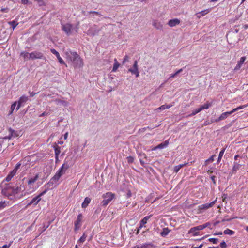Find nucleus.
<instances>
[{
	"instance_id": "9b49d317",
	"label": "nucleus",
	"mask_w": 248,
	"mask_h": 248,
	"mask_svg": "<svg viewBox=\"0 0 248 248\" xmlns=\"http://www.w3.org/2000/svg\"><path fill=\"white\" fill-rule=\"evenodd\" d=\"M28 100V97L26 95H22L20 97L18 101V104L16 107V110H18L23 105V104L26 102Z\"/></svg>"
},
{
	"instance_id": "774afa93",
	"label": "nucleus",
	"mask_w": 248,
	"mask_h": 248,
	"mask_svg": "<svg viewBox=\"0 0 248 248\" xmlns=\"http://www.w3.org/2000/svg\"><path fill=\"white\" fill-rule=\"evenodd\" d=\"M243 28L245 29H247L248 28V24H246V25H244L243 26Z\"/></svg>"
},
{
	"instance_id": "69168bd1",
	"label": "nucleus",
	"mask_w": 248,
	"mask_h": 248,
	"mask_svg": "<svg viewBox=\"0 0 248 248\" xmlns=\"http://www.w3.org/2000/svg\"><path fill=\"white\" fill-rule=\"evenodd\" d=\"M68 132H66V133L64 135V140L67 139V136H68Z\"/></svg>"
},
{
	"instance_id": "09e8293b",
	"label": "nucleus",
	"mask_w": 248,
	"mask_h": 248,
	"mask_svg": "<svg viewBox=\"0 0 248 248\" xmlns=\"http://www.w3.org/2000/svg\"><path fill=\"white\" fill-rule=\"evenodd\" d=\"M209 9H206L203 11H202L201 12H200V14H202V16H204L208 13L210 12Z\"/></svg>"
},
{
	"instance_id": "0eeeda50",
	"label": "nucleus",
	"mask_w": 248,
	"mask_h": 248,
	"mask_svg": "<svg viewBox=\"0 0 248 248\" xmlns=\"http://www.w3.org/2000/svg\"><path fill=\"white\" fill-rule=\"evenodd\" d=\"M65 173L63 170H61V168L58 170L54 176L52 178L51 180L53 182H56L59 180L61 176Z\"/></svg>"
},
{
	"instance_id": "4d7b16f0",
	"label": "nucleus",
	"mask_w": 248,
	"mask_h": 248,
	"mask_svg": "<svg viewBox=\"0 0 248 248\" xmlns=\"http://www.w3.org/2000/svg\"><path fill=\"white\" fill-rule=\"evenodd\" d=\"M241 66H242L241 65H239V64L237 63V64L236 65V67L234 68V70H239L241 67Z\"/></svg>"
},
{
	"instance_id": "423d86ee",
	"label": "nucleus",
	"mask_w": 248,
	"mask_h": 248,
	"mask_svg": "<svg viewBox=\"0 0 248 248\" xmlns=\"http://www.w3.org/2000/svg\"><path fill=\"white\" fill-rule=\"evenodd\" d=\"M62 29L67 36H69L73 30V26L70 23L62 24Z\"/></svg>"
},
{
	"instance_id": "f257e3e1",
	"label": "nucleus",
	"mask_w": 248,
	"mask_h": 248,
	"mask_svg": "<svg viewBox=\"0 0 248 248\" xmlns=\"http://www.w3.org/2000/svg\"><path fill=\"white\" fill-rule=\"evenodd\" d=\"M24 186L21 185L16 186L15 187L12 186L11 183L5 185L2 189V194L7 197L9 199L13 200L16 195L20 193L24 190Z\"/></svg>"
},
{
	"instance_id": "338daca9",
	"label": "nucleus",
	"mask_w": 248,
	"mask_h": 248,
	"mask_svg": "<svg viewBox=\"0 0 248 248\" xmlns=\"http://www.w3.org/2000/svg\"><path fill=\"white\" fill-rule=\"evenodd\" d=\"M158 149V147H157V146H156L154 147V148H153L152 149V151H155V150H157V149Z\"/></svg>"
},
{
	"instance_id": "a211bd4d",
	"label": "nucleus",
	"mask_w": 248,
	"mask_h": 248,
	"mask_svg": "<svg viewBox=\"0 0 248 248\" xmlns=\"http://www.w3.org/2000/svg\"><path fill=\"white\" fill-rule=\"evenodd\" d=\"M91 201V198L89 197H86L84 200V202H82L81 206L83 208H86L89 204L90 203Z\"/></svg>"
},
{
	"instance_id": "e2e57ef3",
	"label": "nucleus",
	"mask_w": 248,
	"mask_h": 248,
	"mask_svg": "<svg viewBox=\"0 0 248 248\" xmlns=\"http://www.w3.org/2000/svg\"><path fill=\"white\" fill-rule=\"evenodd\" d=\"M12 136H17V135L16 134V132L14 130H13L12 132H11V137Z\"/></svg>"
},
{
	"instance_id": "473e14b6",
	"label": "nucleus",
	"mask_w": 248,
	"mask_h": 248,
	"mask_svg": "<svg viewBox=\"0 0 248 248\" xmlns=\"http://www.w3.org/2000/svg\"><path fill=\"white\" fill-rule=\"evenodd\" d=\"M241 165L238 163H235L232 168V171L236 172L240 168Z\"/></svg>"
},
{
	"instance_id": "4c0bfd02",
	"label": "nucleus",
	"mask_w": 248,
	"mask_h": 248,
	"mask_svg": "<svg viewBox=\"0 0 248 248\" xmlns=\"http://www.w3.org/2000/svg\"><path fill=\"white\" fill-rule=\"evenodd\" d=\"M17 105V102H14L11 106V110L9 112V115L12 114L14 110L15 109Z\"/></svg>"
},
{
	"instance_id": "c9c22d12",
	"label": "nucleus",
	"mask_w": 248,
	"mask_h": 248,
	"mask_svg": "<svg viewBox=\"0 0 248 248\" xmlns=\"http://www.w3.org/2000/svg\"><path fill=\"white\" fill-rule=\"evenodd\" d=\"M224 233L225 234L233 235L234 233V232L229 229H226L224 230Z\"/></svg>"
},
{
	"instance_id": "6e6d98bb",
	"label": "nucleus",
	"mask_w": 248,
	"mask_h": 248,
	"mask_svg": "<svg viewBox=\"0 0 248 248\" xmlns=\"http://www.w3.org/2000/svg\"><path fill=\"white\" fill-rule=\"evenodd\" d=\"M241 66H242L241 65H239V64L237 63V64L236 65V67L234 68V70H239L241 67Z\"/></svg>"
},
{
	"instance_id": "8fccbe9b",
	"label": "nucleus",
	"mask_w": 248,
	"mask_h": 248,
	"mask_svg": "<svg viewBox=\"0 0 248 248\" xmlns=\"http://www.w3.org/2000/svg\"><path fill=\"white\" fill-rule=\"evenodd\" d=\"M9 11V9L7 7L6 8H2L0 10V11L2 13H8Z\"/></svg>"
},
{
	"instance_id": "680f3d73",
	"label": "nucleus",
	"mask_w": 248,
	"mask_h": 248,
	"mask_svg": "<svg viewBox=\"0 0 248 248\" xmlns=\"http://www.w3.org/2000/svg\"><path fill=\"white\" fill-rule=\"evenodd\" d=\"M59 155L55 156V163H57L58 162H59Z\"/></svg>"
},
{
	"instance_id": "e433bc0d",
	"label": "nucleus",
	"mask_w": 248,
	"mask_h": 248,
	"mask_svg": "<svg viewBox=\"0 0 248 248\" xmlns=\"http://www.w3.org/2000/svg\"><path fill=\"white\" fill-rule=\"evenodd\" d=\"M8 202H7L6 201H1L0 202V210L3 209L6 207Z\"/></svg>"
},
{
	"instance_id": "ea45409f",
	"label": "nucleus",
	"mask_w": 248,
	"mask_h": 248,
	"mask_svg": "<svg viewBox=\"0 0 248 248\" xmlns=\"http://www.w3.org/2000/svg\"><path fill=\"white\" fill-rule=\"evenodd\" d=\"M182 71H183L182 68L180 69L179 70L177 71L175 73L171 74L170 77V78H175L178 74L181 73Z\"/></svg>"
},
{
	"instance_id": "f3484780",
	"label": "nucleus",
	"mask_w": 248,
	"mask_h": 248,
	"mask_svg": "<svg viewBox=\"0 0 248 248\" xmlns=\"http://www.w3.org/2000/svg\"><path fill=\"white\" fill-rule=\"evenodd\" d=\"M16 173L13 170L10 172L8 175L4 179V181L9 182L10 181L12 178L16 175Z\"/></svg>"
},
{
	"instance_id": "7c9ffc66",
	"label": "nucleus",
	"mask_w": 248,
	"mask_h": 248,
	"mask_svg": "<svg viewBox=\"0 0 248 248\" xmlns=\"http://www.w3.org/2000/svg\"><path fill=\"white\" fill-rule=\"evenodd\" d=\"M211 106V103H205L204 105L201 106L200 107V108H201L202 110L205 109H208Z\"/></svg>"
},
{
	"instance_id": "13d9d810",
	"label": "nucleus",
	"mask_w": 248,
	"mask_h": 248,
	"mask_svg": "<svg viewBox=\"0 0 248 248\" xmlns=\"http://www.w3.org/2000/svg\"><path fill=\"white\" fill-rule=\"evenodd\" d=\"M11 246V243H9L8 245H3L1 248H9Z\"/></svg>"
},
{
	"instance_id": "393cba45",
	"label": "nucleus",
	"mask_w": 248,
	"mask_h": 248,
	"mask_svg": "<svg viewBox=\"0 0 248 248\" xmlns=\"http://www.w3.org/2000/svg\"><path fill=\"white\" fill-rule=\"evenodd\" d=\"M119 66H120V64L118 62L116 58L114 59V65H113V68H112V72H116L117 71V70L118 69V68H119Z\"/></svg>"
},
{
	"instance_id": "ddd939ff",
	"label": "nucleus",
	"mask_w": 248,
	"mask_h": 248,
	"mask_svg": "<svg viewBox=\"0 0 248 248\" xmlns=\"http://www.w3.org/2000/svg\"><path fill=\"white\" fill-rule=\"evenodd\" d=\"M232 111H227L224 113H222L220 116L218 118V119H216L215 120V122H217L220 121L224 120L226 119L229 115L232 114Z\"/></svg>"
},
{
	"instance_id": "39448f33",
	"label": "nucleus",
	"mask_w": 248,
	"mask_h": 248,
	"mask_svg": "<svg viewBox=\"0 0 248 248\" xmlns=\"http://www.w3.org/2000/svg\"><path fill=\"white\" fill-rule=\"evenodd\" d=\"M45 57L44 56L43 53L39 51H33L30 53V57L29 59L35 60V59H45Z\"/></svg>"
},
{
	"instance_id": "a18cd8bd",
	"label": "nucleus",
	"mask_w": 248,
	"mask_h": 248,
	"mask_svg": "<svg viewBox=\"0 0 248 248\" xmlns=\"http://www.w3.org/2000/svg\"><path fill=\"white\" fill-rule=\"evenodd\" d=\"M21 166V163H18L16 164L15 168L13 170V171H14L16 173L17 172V171L18 170V169L20 168Z\"/></svg>"
},
{
	"instance_id": "412c9836",
	"label": "nucleus",
	"mask_w": 248,
	"mask_h": 248,
	"mask_svg": "<svg viewBox=\"0 0 248 248\" xmlns=\"http://www.w3.org/2000/svg\"><path fill=\"white\" fill-rule=\"evenodd\" d=\"M187 164V163H185L184 164H180L177 166H175L173 169V172L177 173L182 168L186 166Z\"/></svg>"
},
{
	"instance_id": "b1692460",
	"label": "nucleus",
	"mask_w": 248,
	"mask_h": 248,
	"mask_svg": "<svg viewBox=\"0 0 248 248\" xmlns=\"http://www.w3.org/2000/svg\"><path fill=\"white\" fill-rule=\"evenodd\" d=\"M170 232V230L168 228H164L160 232V234L163 237H165Z\"/></svg>"
},
{
	"instance_id": "3c124183",
	"label": "nucleus",
	"mask_w": 248,
	"mask_h": 248,
	"mask_svg": "<svg viewBox=\"0 0 248 248\" xmlns=\"http://www.w3.org/2000/svg\"><path fill=\"white\" fill-rule=\"evenodd\" d=\"M129 57L127 55H125L124 57V58L123 61V64H124L126 62L128 61Z\"/></svg>"
},
{
	"instance_id": "79ce46f5",
	"label": "nucleus",
	"mask_w": 248,
	"mask_h": 248,
	"mask_svg": "<svg viewBox=\"0 0 248 248\" xmlns=\"http://www.w3.org/2000/svg\"><path fill=\"white\" fill-rule=\"evenodd\" d=\"M246 57H242L240 60L238 62V64H239V65H242V64L244 63L245 61L246 60Z\"/></svg>"
},
{
	"instance_id": "bf43d9fd",
	"label": "nucleus",
	"mask_w": 248,
	"mask_h": 248,
	"mask_svg": "<svg viewBox=\"0 0 248 248\" xmlns=\"http://www.w3.org/2000/svg\"><path fill=\"white\" fill-rule=\"evenodd\" d=\"M59 62L62 64H65V62L62 58L59 59Z\"/></svg>"
},
{
	"instance_id": "c85d7f7f",
	"label": "nucleus",
	"mask_w": 248,
	"mask_h": 248,
	"mask_svg": "<svg viewBox=\"0 0 248 248\" xmlns=\"http://www.w3.org/2000/svg\"><path fill=\"white\" fill-rule=\"evenodd\" d=\"M215 156H216V155H213L209 158L207 159L205 161V165L207 166L209 163L213 162L214 160V157Z\"/></svg>"
},
{
	"instance_id": "603ef678",
	"label": "nucleus",
	"mask_w": 248,
	"mask_h": 248,
	"mask_svg": "<svg viewBox=\"0 0 248 248\" xmlns=\"http://www.w3.org/2000/svg\"><path fill=\"white\" fill-rule=\"evenodd\" d=\"M226 246H227V245L224 241H222L220 244V247L221 248H226Z\"/></svg>"
},
{
	"instance_id": "bb28decb",
	"label": "nucleus",
	"mask_w": 248,
	"mask_h": 248,
	"mask_svg": "<svg viewBox=\"0 0 248 248\" xmlns=\"http://www.w3.org/2000/svg\"><path fill=\"white\" fill-rule=\"evenodd\" d=\"M128 71L131 72L132 74L135 75L136 77L139 76V72L138 69L130 68L128 69Z\"/></svg>"
},
{
	"instance_id": "f03ea898",
	"label": "nucleus",
	"mask_w": 248,
	"mask_h": 248,
	"mask_svg": "<svg viewBox=\"0 0 248 248\" xmlns=\"http://www.w3.org/2000/svg\"><path fill=\"white\" fill-rule=\"evenodd\" d=\"M66 55L67 59L72 62V65L75 68H80L83 66V60L76 52H67Z\"/></svg>"
},
{
	"instance_id": "6e6552de",
	"label": "nucleus",
	"mask_w": 248,
	"mask_h": 248,
	"mask_svg": "<svg viewBox=\"0 0 248 248\" xmlns=\"http://www.w3.org/2000/svg\"><path fill=\"white\" fill-rule=\"evenodd\" d=\"M201 231L199 225L191 228L188 232V233L191 234L193 236H198L200 235L199 231Z\"/></svg>"
},
{
	"instance_id": "dca6fc26",
	"label": "nucleus",
	"mask_w": 248,
	"mask_h": 248,
	"mask_svg": "<svg viewBox=\"0 0 248 248\" xmlns=\"http://www.w3.org/2000/svg\"><path fill=\"white\" fill-rule=\"evenodd\" d=\"M39 176V173H37L34 177L30 178L28 181V185H31L35 183L38 180Z\"/></svg>"
},
{
	"instance_id": "5fc2aeb1",
	"label": "nucleus",
	"mask_w": 248,
	"mask_h": 248,
	"mask_svg": "<svg viewBox=\"0 0 248 248\" xmlns=\"http://www.w3.org/2000/svg\"><path fill=\"white\" fill-rule=\"evenodd\" d=\"M21 0V3L23 4H27L30 3L29 0Z\"/></svg>"
},
{
	"instance_id": "a878e982",
	"label": "nucleus",
	"mask_w": 248,
	"mask_h": 248,
	"mask_svg": "<svg viewBox=\"0 0 248 248\" xmlns=\"http://www.w3.org/2000/svg\"><path fill=\"white\" fill-rule=\"evenodd\" d=\"M53 148L55 151V156L59 155L61 153V147L57 145H54Z\"/></svg>"
},
{
	"instance_id": "7ed1b4c3",
	"label": "nucleus",
	"mask_w": 248,
	"mask_h": 248,
	"mask_svg": "<svg viewBox=\"0 0 248 248\" xmlns=\"http://www.w3.org/2000/svg\"><path fill=\"white\" fill-rule=\"evenodd\" d=\"M104 200L102 201L101 204L103 206H106L110 202L115 198V194L110 192H107L102 195Z\"/></svg>"
},
{
	"instance_id": "4468645a",
	"label": "nucleus",
	"mask_w": 248,
	"mask_h": 248,
	"mask_svg": "<svg viewBox=\"0 0 248 248\" xmlns=\"http://www.w3.org/2000/svg\"><path fill=\"white\" fill-rule=\"evenodd\" d=\"M180 23V20L177 18L170 20L168 21V25L170 27H173Z\"/></svg>"
},
{
	"instance_id": "58836bf2",
	"label": "nucleus",
	"mask_w": 248,
	"mask_h": 248,
	"mask_svg": "<svg viewBox=\"0 0 248 248\" xmlns=\"http://www.w3.org/2000/svg\"><path fill=\"white\" fill-rule=\"evenodd\" d=\"M21 56L24 58V59H29V57H30V53L22 52L21 53Z\"/></svg>"
},
{
	"instance_id": "c756f323",
	"label": "nucleus",
	"mask_w": 248,
	"mask_h": 248,
	"mask_svg": "<svg viewBox=\"0 0 248 248\" xmlns=\"http://www.w3.org/2000/svg\"><path fill=\"white\" fill-rule=\"evenodd\" d=\"M225 148H223L219 152V155H218V159H217V163H219L220 162L221 158H222V156L223 155H224V153L225 152Z\"/></svg>"
},
{
	"instance_id": "37998d69",
	"label": "nucleus",
	"mask_w": 248,
	"mask_h": 248,
	"mask_svg": "<svg viewBox=\"0 0 248 248\" xmlns=\"http://www.w3.org/2000/svg\"><path fill=\"white\" fill-rule=\"evenodd\" d=\"M201 111H202V109H201V108L200 107L199 108H198L197 109H196L195 110L193 111V112L191 113V115H195L196 114L199 113Z\"/></svg>"
},
{
	"instance_id": "a19ab883",
	"label": "nucleus",
	"mask_w": 248,
	"mask_h": 248,
	"mask_svg": "<svg viewBox=\"0 0 248 248\" xmlns=\"http://www.w3.org/2000/svg\"><path fill=\"white\" fill-rule=\"evenodd\" d=\"M210 225V223L209 222H207L203 225H199V226H200L201 230H202L206 228V227H208Z\"/></svg>"
},
{
	"instance_id": "aec40b11",
	"label": "nucleus",
	"mask_w": 248,
	"mask_h": 248,
	"mask_svg": "<svg viewBox=\"0 0 248 248\" xmlns=\"http://www.w3.org/2000/svg\"><path fill=\"white\" fill-rule=\"evenodd\" d=\"M69 167L70 166L68 161L65 159L64 161V163L61 167V170H62L66 172V170L69 168Z\"/></svg>"
},
{
	"instance_id": "864d4df0",
	"label": "nucleus",
	"mask_w": 248,
	"mask_h": 248,
	"mask_svg": "<svg viewBox=\"0 0 248 248\" xmlns=\"http://www.w3.org/2000/svg\"><path fill=\"white\" fill-rule=\"evenodd\" d=\"M133 68H135V69H138V62L137 61H135L134 62V63L133 65Z\"/></svg>"
},
{
	"instance_id": "f704fd0d",
	"label": "nucleus",
	"mask_w": 248,
	"mask_h": 248,
	"mask_svg": "<svg viewBox=\"0 0 248 248\" xmlns=\"http://www.w3.org/2000/svg\"><path fill=\"white\" fill-rule=\"evenodd\" d=\"M87 237V235L84 232L82 236L79 238L78 242L82 243L84 242L86 239Z\"/></svg>"
},
{
	"instance_id": "f8f14e48",
	"label": "nucleus",
	"mask_w": 248,
	"mask_h": 248,
	"mask_svg": "<svg viewBox=\"0 0 248 248\" xmlns=\"http://www.w3.org/2000/svg\"><path fill=\"white\" fill-rule=\"evenodd\" d=\"M152 217V215H150L147 216L145 217L140 221V226L139 227V230L141 229L143 227H145V225L147 223L148 220Z\"/></svg>"
},
{
	"instance_id": "c03bdc74",
	"label": "nucleus",
	"mask_w": 248,
	"mask_h": 248,
	"mask_svg": "<svg viewBox=\"0 0 248 248\" xmlns=\"http://www.w3.org/2000/svg\"><path fill=\"white\" fill-rule=\"evenodd\" d=\"M208 241L212 242L214 244H217V242L218 241V239L217 238H209L208 239Z\"/></svg>"
},
{
	"instance_id": "49530a36",
	"label": "nucleus",
	"mask_w": 248,
	"mask_h": 248,
	"mask_svg": "<svg viewBox=\"0 0 248 248\" xmlns=\"http://www.w3.org/2000/svg\"><path fill=\"white\" fill-rule=\"evenodd\" d=\"M127 160L128 163H132L134 162V158L133 157L129 156L127 157Z\"/></svg>"
},
{
	"instance_id": "2eb2a0df",
	"label": "nucleus",
	"mask_w": 248,
	"mask_h": 248,
	"mask_svg": "<svg viewBox=\"0 0 248 248\" xmlns=\"http://www.w3.org/2000/svg\"><path fill=\"white\" fill-rule=\"evenodd\" d=\"M153 26L157 29L161 30L163 28V25L159 21L154 20L153 21Z\"/></svg>"
},
{
	"instance_id": "9d476101",
	"label": "nucleus",
	"mask_w": 248,
	"mask_h": 248,
	"mask_svg": "<svg viewBox=\"0 0 248 248\" xmlns=\"http://www.w3.org/2000/svg\"><path fill=\"white\" fill-rule=\"evenodd\" d=\"M82 216L81 214H79L78 215L76 220L74 223V230L75 231H77L81 227V222L82 220Z\"/></svg>"
},
{
	"instance_id": "20e7f679",
	"label": "nucleus",
	"mask_w": 248,
	"mask_h": 248,
	"mask_svg": "<svg viewBox=\"0 0 248 248\" xmlns=\"http://www.w3.org/2000/svg\"><path fill=\"white\" fill-rule=\"evenodd\" d=\"M46 190L43 191L41 192L39 195L34 197L30 202H29L27 206H30L31 205H33L34 206L36 205L41 200V197L44 195L46 192Z\"/></svg>"
},
{
	"instance_id": "052dcab7",
	"label": "nucleus",
	"mask_w": 248,
	"mask_h": 248,
	"mask_svg": "<svg viewBox=\"0 0 248 248\" xmlns=\"http://www.w3.org/2000/svg\"><path fill=\"white\" fill-rule=\"evenodd\" d=\"M37 93L34 92H30V94L31 97H33Z\"/></svg>"
},
{
	"instance_id": "de8ad7c7",
	"label": "nucleus",
	"mask_w": 248,
	"mask_h": 248,
	"mask_svg": "<svg viewBox=\"0 0 248 248\" xmlns=\"http://www.w3.org/2000/svg\"><path fill=\"white\" fill-rule=\"evenodd\" d=\"M50 51L54 54L56 57L58 56L60 54L58 51H57L55 49L52 48L50 49Z\"/></svg>"
},
{
	"instance_id": "5701e85b",
	"label": "nucleus",
	"mask_w": 248,
	"mask_h": 248,
	"mask_svg": "<svg viewBox=\"0 0 248 248\" xmlns=\"http://www.w3.org/2000/svg\"><path fill=\"white\" fill-rule=\"evenodd\" d=\"M173 106V103L170 104V105H163L161 106L160 107H159V108H157L156 109V110H164L167 108H169L170 107H172Z\"/></svg>"
},
{
	"instance_id": "0e129e2a",
	"label": "nucleus",
	"mask_w": 248,
	"mask_h": 248,
	"mask_svg": "<svg viewBox=\"0 0 248 248\" xmlns=\"http://www.w3.org/2000/svg\"><path fill=\"white\" fill-rule=\"evenodd\" d=\"M215 178H216V177L215 176H212L211 177V178L212 181L214 182V183H215Z\"/></svg>"
},
{
	"instance_id": "cd10ccee",
	"label": "nucleus",
	"mask_w": 248,
	"mask_h": 248,
	"mask_svg": "<svg viewBox=\"0 0 248 248\" xmlns=\"http://www.w3.org/2000/svg\"><path fill=\"white\" fill-rule=\"evenodd\" d=\"M248 107V103L246 104V105H241V106H240L234 109H233L232 110V112L233 113V112H236V111L240 109H242V108H244L246 107Z\"/></svg>"
},
{
	"instance_id": "72a5a7b5",
	"label": "nucleus",
	"mask_w": 248,
	"mask_h": 248,
	"mask_svg": "<svg viewBox=\"0 0 248 248\" xmlns=\"http://www.w3.org/2000/svg\"><path fill=\"white\" fill-rule=\"evenodd\" d=\"M9 24L11 26L13 29H14L17 26L18 23H17L16 21L13 20L12 21L9 22Z\"/></svg>"
},
{
	"instance_id": "1a4fd4ad",
	"label": "nucleus",
	"mask_w": 248,
	"mask_h": 248,
	"mask_svg": "<svg viewBox=\"0 0 248 248\" xmlns=\"http://www.w3.org/2000/svg\"><path fill=\"white\" fill-rule=\"evenodd\" d=\"M217 201V198L215 199V201L212 202L210 203H205L204 204L200 205L198 206V209L199 210H206L209 209V208L212 207L215 203V202Z\"/></svg>"
},
{
	"instance_id": "4be33fe9",
	"label": "nucleus",
	"mask_w": 248,
	"mask_h": 248,
	"mask_svg": "<svg viewBox=\"0 0 248 248\" xmlns=\"http://www.w3.org/2000/svg\"><path fill=\"white\" fill-rule=\"evenodd\" d=\"M169 144V140L165 141L164 142L161 143L157 145L158 149H163L168 146Z\"/></svg>"
},
{
	"instance_id": "6ab92c4d",
	"label": "nucleus",
	"mask_w": 248,
	"mask_h": 248,
	"mask_svg": "<svg viewBox=\"0 0 248 248\" xmlns=\"http://www.w3.org/2000/svg\"><path fill=\"white\" fill-rule=\"evenodd\" d=\"M137 248H156V246L152 243L144 244Z\"/></svg>"
},
{
	"instance_id": "2f4dec72",
	"label": "nucleus",
	"mask_w": 248,
	"mask_h": 248,
	"mask_svg": "<svg viewBox=\"0 0 248 248\" xmlns=\"http://www.w3.org/2000/svg\"><path fill=\"white\" fill-rule=\"evenodd\" d=\"M47 0H36L39 6H45Z\"/></svg>"
}]
</instances>
